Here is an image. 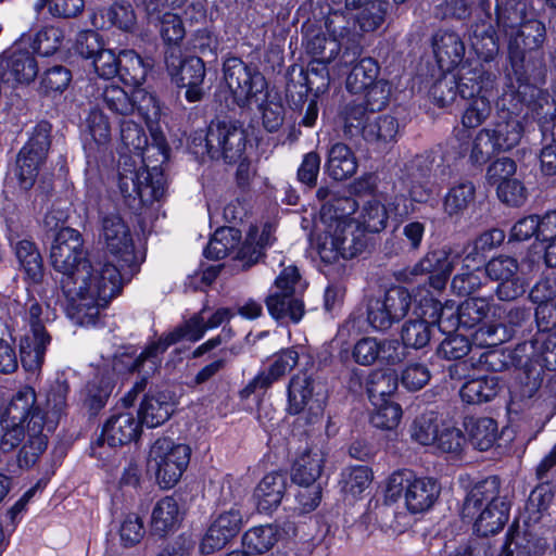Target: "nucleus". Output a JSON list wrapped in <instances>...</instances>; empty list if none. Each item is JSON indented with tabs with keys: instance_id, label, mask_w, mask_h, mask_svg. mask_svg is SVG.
I'll return each mask as SVG.
<instances>
[{
	"instance_id": "1",
	"label": "nucleus",
	"mask_w": 556,
	"mask_h": 556,
	"mask_svg": "<svg viewBox=\"0 0 556 556\" xmlns=\"http://www.w3.org/2000/svg\"><path fill=\"white\" fill-rule=\"evenodd\" d=\"M50 263L62 274V291L67 299L66 313L77 325L93 326L104 306L121 290L116 266L92 263L86 257L84 240L73 228L60 229L50 249Z\"/></svg>"
},
{
	"instance_id": "2",
	"label": "nucleus",
	"mask_w": 556,
	"mask_h": 556,
	"mask_svg": "<svg viewBox=\"0 0 556 556\" xmlns=\"http://www.w3.org/2000/svg\"><path fill=\"white\" fill-rule=\"evenodd\" d=\"M153 142L134 116L121 119V140L129 152L140 157V166L128 164L125 160L118 170L119 190L126 198H138L143 204L159 201L165 193V178L155 163L167 161V146L161 134L152 132Z\"/></svg>"
},
{
	"instance_id": "3",
	"label": "nucleus",
	"mask_w": 556,
	"mask_h": 556,
	"mask_svg": "<svg viewBox=\"0 0 556 556\" xmlns=\"http://www.w3.org/2000/svg\"><path fill=\"white\" fill-rule=\"evenodd\" d=\"M7 426L0 441L3 452L22 447L18 453V466H34L48 446V437L43 432L46 418L36 406V392L33 388L21 389L7 407Z\"/></svg>"
},
{
	"instance_id": "4",
	"label": "nucleus",
	"mask_w": 556,
	"mask_h": 556,
	"mask_svg": "<svg viewBox=\"0 0 556 556\" xmlns=\"http://www.w3.org/2000/svg\"><path fill=\"white\" fill-rule=\"evenodd\" d=\"M340 119L345 138L362 136L366 142L377 147L395 141L400 132V124L394 116L368 112L364 104L354 101L343 106Z\"/></svg>"
},
{
	"instance_id": "5",
	"label": "nucleus",
	"mask_w": 556,
	"mask_h": 556,
	"mask_svg": "<svg viewBox=\"0 0 556 556\" xmlns=\"http://www.w3.org/2000/svg\"><path fill=\"white\" fill-rule=\"evenodd\" d=\"M194 153L213 160L223 159L227 163L242 161L247 148V134L239 122H212L205 135L198 134L192 139Z\"/></svg>"
},
{
	"instance_id": "6",
	"label": "nucleus",
	"mask_w": 556,
	"mask_h": 556,
	"mask_svg": "<svg viewBox=\"0 0 556 556\" xmlns=\"http://www.w3.org/2000/svg\"><path fill=\"white\" fill-rule=\"evenodd\" d=\"M368 245V236L355 220L326 225L317 239V252L323 262L331 264L340 257L353 258Z\"/></svg>"
},
{
	"instance_id": "7",
	"label": "nucleus",
	"mask_w": 556,
	"mask_h": 556,
	"mask_svg": "<svg viewBox=\"0 0 556 556\" xmlns=\"http://www.w3.org/2000/svg\"><path fill=\"white\" fill-rule=\"evenodd\" d=\"M188 445L175 443L169 438H159L150 447L147 466L163 489L173 488L190 462Z\"/></svg>"
},
{
	"instance_id": "8",
	"label": "nucleus",
	"mask_w": 556,
	"mask_h": 556,
	"mask_svg": "<svg viewBox=\"0 0 556 556\" xmlns=\"http://www.w3.org/2000/svg\"><path fill=\"white\" fill-rule=\"evenodd\" d=\"M387 497L396 501L403 493L406 508L413 514L430 509L441 493V486L434 478L412 479L408 472L392 473L387 482Z\"/></svg>"
},
{
	"instance_id": "9",
	"label": "nucleus",
	"mask_w": 556,
	"mask_h": 556,
	"mask_svg": "<svg viewBox=\"0 0 556 556\" xmlns=\"http://www.w3.org/2000/svg\"><path fill=\"white\" fill-rule=\"evenodd\" d=\"M326 407V394L323 388L307 374L293 376L288 386V406L290 415H300L305 424L318 422Z\"/></svg>"
},
{
	"instance_id": "10",
	"label": "nucleus",
	"mask_w": 556,
	"mask_h": 556,
	"mask_svg": "<svg viewBox=\"0 0 556 556\" xmlns=\"http://www.w3.org/2000/svg\"><path fill=\"white\" fill-rule=\"evenodd\" d=\"M187 0H132L147 22L159 29L165 43L178 46L186 36L179 10Z\"/></svg>"
},
{
	"instance_id": "11",
	"label": "nucleus",
	"mask_w": 556,
	"mask_h": 556,
	"mask_svg": "<svg viewBox=\"0 0 556 556\" xmlns=\"http://www.w3.org/2000/svg\"><path fill=\"white\" fill-rule=\"evenodd\" d=\"M100 240L112 256L106 262L116 266L121 279L127 268L135 263L134 241L130 229L122 216L117 213H109L101 218Z\"/></svg>"
},
{
	"instance_id": "12",
	"label": "nucleus",
	"mask_w": 556,
	"mask_h": 556,
	"mask_svg": "<svg viewBox=\"0 0 556 556\" xmlns=\"http://www.w3.org/2000/svg\"><path fill=\"white\" fill-rule=\"evenodd\" d=\"M204 313L205 308L168 333L165 338H162L157 342L149 345L135 359L131 370L142 372L144 376L150 375L157 369L161 363L160 355L163 354L169 345L181 339L192 342L200 340L204 336L205 331L208 330L206 328Z\"/></svg>"
},
{
	"instance_id": "13",
	"label": "nucleus",
	"mask_w": 556,
	"mask_h": 556,
	"mask_svg": "<svg viewBox=\"0 0 556 556\" xmlns=\"http://www.w3.org/2000/svg\"><path fill=\"white\" fill-rule=\"evenodd\" d=\"M223 72L225 84L239 106L247 105L251 99L256 98L266 89L267 83L264 75L239 58L226 59Z\"/></svg>"
},
{
	"instance_id": "14",
	"label": "nucleus",
	"mask_w": 556,
	"mask_h": 556,
	"mask_svg": "<svg viewBox=\"0 0 556 556\" xmlns=\"http://www.w3.org/2000/svg\"><path fill=\"white\" fill-rule=\"evenodd\" d=\"M298 268L286 267L275 280V290L265 299L268 313L277 320L299 323L304 315L303 302L294 295L299 283Z\"/></svg>"
},
{
	"instance_id": "15",
	"label": "nucleus",
	"mask_w": 556,
	"mask_h": 556,
	"mask_svg": "<svg viewBox=\"0 0 556 556\" xmlns=\"http://www.w3.org/2000/svg\"><path fill=\"white\" fill-rule=\"evenodd\" d=\"M412 295L403 287H392L382 298L370 300L367 306V320L377 331L389 330L409 312Z\"/></svg>"
},
{
	"instance_id": "16",
	"label": "nucleus",
	"mask_w": 556,
	"mask_h": 556,
	"mask_svg": "<svg viewBox=\"0 0 556 556\" xmlns=\"http://www.w3.org/2000/svg\"><path fill=\"white\" fill-rule=\"evenodd\" d=\"M413 211V205L404 194H396L388 202L382 203L376 198L363 202L355 223L366 233H378L387 228L390 217L403 219Z\"/></svg>"
},
{
	"instance_id": "17",
	"label": "nucleus",
	"mask_w": 556,
	"mask_h": 556,
	"mask_svg": "<svg viewBox=\"0 0 556 556\" xmlns=\"http://www.w3.org/2000/svg\"><path fill=\"white\" fill-rule=\"evenodd\" d=\"M167 71L176 77L179 87L186 88V99L189 102L202 100L204 91L202 84L205 77L204 62L198 56L181 60L180 50L175 47L166 52Z\"/></svg>"
},
{
	"instance_id": "18",
	"label": "nucleus",
	"mask_w": 556,
	"mask_h": 556,
	"mask_svg": "<svg viewBox=\"0 0 556 556\" xmlns=\"http://www.w3.org/2000/svg\"><path fill=\"white\" fill-rule=\"evenodd\" d=\"M435 161L432 153L426 152L415 155L404 164L400 179L413 201L425 202L430 197V178L437 177V172L441 167L438 164L434 169Z\"/></svg>"
},
{
	"instance_id": "19",
	"label": "nucleus",
	"mask_w": 556,
	"mask_h": 556,
	"mask_svg": "<svg viewBox=\"0 0 556 556\" xmlns=\"http://www.w3.org/2000/svg\"><path fill=\"white\" fill-rule=\"evenodd\" d=\"M492 298L472 296L465 300L457 311L452 307L440 308L437 319L443 332H452L459 326L470 329L480 324L490 313Z\"/></svg>"
},
{
	"instance_id": "20",
	"label": "nucleus",
	"mask_w": 556,
	"mask_h": 556,
	"mask_svg": "<svg viewBox=\"0 0 556 556\" xmlns=\"http://www.w3.org/2000/svg\"><path fill=\"white\" fill-rule=\"evenodd\" d=\"M332 25L333 20L327 18L325 22L326 30L321 26L313 24L303 27V46L305 51L312 55L313 59L319 60V62H332L348 41L342 31L339 35L336 34V29Z\"/></svg>"
},
{
	"instance_id": "21",
	"label": "nucleus",
	"mask_w": 556,
	"mask_h": 556,
	"mask_svg": "<svg viewBox=\"0 0 556 556\" xmlns=\"http://www.w3.org/2000/svg\"><path fill=\"white\" fill-rule=\"evenodd\" d=\"M544 36L545 27L536 20L527 21L515 35L510 34L508 52L511 65L516 72H528L527 59L528 56L531 58L532 52L539 53Z\"/></svg>"
},
{
	"instance_id": "22",
	"label": "nucleus",
	"mask_w": 556,
	"mask_h": 556,
	"mask_svg": "<svg viewBox=\"0 0 556 556\" xmlns=\"http://www.w3.org/2000/svg\"><path fill=\"white\" fill-rule=\"evenodd\" d=\"M460 254L450 248L428 252L413 268V274H429V283L435 290L445 287L455 266L460 262Z\"/></svg>"
},
{
	"instance_id": "23",
	"label": "nucleus",
	"mask_w": 556,
	"mask_h": 556,
	"mask_svg": "<svg viewBox=\"0 0 556 556\" xmlns=\"http://www.w3.org/2000/svg\"><path fill=\"white\" fill-rule=\"evenodd\" d=\"M141 433V424L131 413L124 412L111 416L103 426L101 435L92 447L93 453L108 443L111 447L128 444L139 438ZM101 456V453L99 452Z\"/></svg>"
},
{
	"instance_id": "24",
	"label": "nucleus",
	"mask_w": 556,
	"mask_h": 556,
	"mask_svg": "<svg viewBox=\"0 0 556 556\" xmlns=\"http://www.w3.org/2000/svg\"><path fill=\"white\" fill-rule=\"evenodd\" d=\"M242 516L233 507L219 514L207 529L202 542L201 552L212 554L222 549L241 530Z\"/></svg>"
},
{
	"instance_id": "25",
	"label": "nucleus",
	"mask_w": 556,
	"mask_h": 556,
	"mask_svg": "<svg viewBox=\"0 0 556 556\" xmlns=\"http://www.w3.org/2000/svg\"><path fill=\"white\" fill-rule=\"evenodd\" d=\"M500 485L497 477H489L476 483L463 501L462 518L472 521L483 508H489L493 503L502 501L504 497L500 495Z\"/></svg>"
},
{
	"instance_id": "26",
	"label": "nucleus",
	"mask_w": 556,
	"mask_h": 556,
	"mask_svg": "<svg viewBox=\"0 0 556 556\" xmlns=\"http://www.w3.org/2000/svg\"><path fill=\"white\" fill-rule=\"evenodd\" d=\"M37 74V62L28 51L13 50L0 55V75L3 81L29 84Z\"/></svg>"
},
{
	"instance_id": "27",
	"label": "nucleus",
	"mask_w": 556,
	"mask_h": 556,
	"mask_svg": "<svg viewBox=\"0 0 556 556\" xmlns=\"http://www.w3.org/2000/svg\"><path fill=\"white\" fill-rule=\"evenodd\" d=\"M495 75L482 66H463L456 79L457 92L463 99H475L480 96H493Z\"/></svg>"
},
{
	"instance_id": "28",
	"label": "nucleus",
	"mask_w": 556,
	"mask_h": 556,
	"mask_svg": "<svg viewBox=\"0 0 556 556\" xmlns=\"http://www.w3.org/2000/svg\"><path fill=\"white\" fill-rule=\"evenodd\" d=\"M273 227L264 225L262 229L251 226L243 243L235 249V260L242 268H249L256 264L264 254L266 247L273 241Z\"/></svg>"
},
{
	"instance_id": "29",
	"label": "nucleus",
	"mask_w": 556,
	"mask_h": 556,
	"mask_svg": "<svg viewBox=\"0 0 556 556\" xmlns=\"http://www.w3.org/2000/svg\"><path fill=\"white\" fill-rule=\"evenodd\" d=\"M432 47L435 60L442 71L453 70L465 55V45L454 31H437L432 39Z\"/></svg>"
},
{
	"instance_id": "30",
	"label": "nucleus",
	"mask_w": 556,
	"mask_h": 556,
	"mask_svg": "<svg viewBox=\"0 0 556 556\" xmlns=\"http://www.w3.org/2000/svg\"><path fill=\"white\" fill-rule=\"evenodd\" d=\"M174 412V402L164 392L147 394L140 405L138 415L141 425L155 428L169 419Z\"/></svg>"
},
{
	"instance_id": "31",
	"label": "nucleus",
	"mask_w": 556,
	"mask_h": 556,
	"mask_svg": "<svg viewBox=\"0 0 556 556\" xmlns=\"http://www.w3.org/2000/svg\"><path fill=\"white\" fill-rule=\"evenodd\" d=\"M460 261L462 267L453 277L451 287L459 295H469L483 285L485 274L480 268L483 260H477V253H467Z\"/></svg>"
},
{
	"instance_id": "32",
	"label": "nucleus",
	"mask_w": 556,
	"mask_h": 556,
	"mask_svg": "<svg viewBox=\"0 0 556 556\" xmlns=\"http://www.w3.org/2000/svg\"><path fill=\"white\" fill-rule=\"evenodd\" d=\"M287 485V475L276 471L266 475L255 490L258 509L269 511L277 508L285 496Z\"/></svg>"
},
{
	"instance_id": "33",
	"label": "nucleus",
	"mask_w": 556,
	"mask_h": 556,
	"mask_svg": "<svg viewBox=\"0 0 556 556\" xmlns=\"http://www.w3.org/2000/svg\"><path fill=\"white\" fill-rule=\"evenodd\" d=\"M179 504L173 496H165L156 502L151 516V527L154 533L163 536L175 531L181 521Z\"/></svg>"
},
{
	"instance_id": "34",
	"label": "nucleus",
	"mask_w": 556,
	"mask_h": 556,
	"mask_svg": "<svg viewBox=\"0 0 556 556\" xmlns=\"http://www.w3.org/2000/svg\"><path fill=\"white\" fill-rule=\"evenodd\" d=\"M327 172L337 181L352 177L358 167L353 151L344 143H334L328 152Z\"/></svg>"
},
{
	"instance_id": "35",
	"label": "nucleus",
	"mask_w": 556,
	"mask_h": 556,
	"mask_svg": "<svg viewBox=\"0 0 556 556\" xmlns=\"http://www.w3.org/2000/svg\"><path fill=\"white\" fill-rule=\"evenodd\" d=\"M509 503L506 498L493 503V506L483 508L473 518V529L481 536H488L501 531L509 518Z\"/></svg>"
},
{
	"instance_id": "36",
	"label": "nucleus",
	"mask_w": 556,
	"mask_h": 556,
	"mask_svg": "<svg viewBox=\"0 0 556 556\" xmlns=\"http://www.w3.org/2000/svg\"><path fill=\"white\" fill-rule=\"evenodd\" d=\"M346 9L356 11V20L364 31L377 29L384 20L387 0H345Z\"/></svg>"
},
{
	"instance_id": "37",
	"label": "nucleus",
	"mask_w": 556,
	"mask_h": 556,
	"mask_svg": "<svg viewBox=\"0 0 556 556\" xmlns=\"http://www.w3.org/2000/svg\"><path fill=\"white\" fill-rule=\"evenodd\" d=\"M325 459V453L319 448L301 454L292 468V481L295 484L316 483L323 472Z\"/></svg>"
},
{
	"instance_id": "38",
	"label": "nucleus",
	"mask_w": 556,
	"mask_h": 556,
	"mask_svg": "<svg viewBox=\"0 0 556 556\" xmlns=\"http://www.w3.org/2000/svg\"><path fill=\"white\" fill-rule=\"evenodd\" d=\"M299 362V354L293 349L283 350L277 355L274 363L267 370L260 372L249 384L252 390L266 389L273 384L274 381L285 376L288 371L293 369Z\"/></svg>"
},
{
	"instance_id": "39",
	"label": "nucleus",
	"mask_w": 556,
	"mask_h": 556,
	"mask_svg": "<svg viewBox=\"0 0 556 556\" xmlns=\"http://www.w3.org/2000/svg\"><path fill=\"white\" fill-rule=\"evenodd\" d=\"M500 389L497 376L489 375L466 381L459 393L464 402L468 404H481L493 400Z\"/></svg>"
},
{
	"instance_id": "40",
	"label": "nucleus",
	"mask_w": 556,
	"mask_h": 556,
	"mask_svg": "<svg viewBox=\"0 0 556 556\" xmlns=\"http://www.w3.org/2000/svg\"><path fill=\"white\" fill-rule=\"evenodd\" d=\"M529 91L533 97V88L529 85L520 84L517 88L509 86L496 101V108L500 111V118L515 117L520 118L526 114L528 109L529 99L527 98Z\"/></svg>"
},
{
	"instance_id": "41",
	"label": "nucleus",
	"mask_w": 556,
	"mask_h": 556,
	"mask_svg": "<svg viewBox=\"0 0 556 556\" xmlns=\"http://www.w3.org/2000/svg\"><path fill=\"white\" fill-rule=\"evenodd\" d=\"M465 429L472 446L479 451L490 450L497 439V425L489 417H469L465 420Z\"/></svg>"
},
{
	"instance_id": "42",
	"label": "nucleus",
	"mask_w": 556,
	"mask_h": 556,
	"mask_svg": "<svg viewBox=\"0 0 556 556\" xmlns=\"http://www.w3.org/2000/svg\"><path fill=\"white\" fill-rule=\"evenodd\" d=\"M380 67L372 58L359 60L351 70L346 77V89L352 93H363L370 85L379 78Z\"/></svg>"
},
{
	"instance_id": "43",
	"label": "nucleus",
	"mask_w": 556,
	"mask_h": 556,
	"mask_svg": "<svg viewBox=\"0 0 556 556\" xmlns=\"http://www.w3.org/2000/svg\"><path fill=\"white\" fill-rule=\"evenodd\" d=\"M15 255L26 277L38 283L43 276L41 255L34 242L21 240L15 244Z\"/></svg>"
},
{
	"instance_id": "44",
	"label": "nucleus",
	"mask_w": 556,
	"mask_h": 556,
	"mask_svg": "<svg viewBox=\"0 0 556 556\" xmlns=\"http://www.w3.org/2000/svg\"><path fill=\"white\" fill-rule=\"evenodd\" d=\"M68 392L70 386L66 380L56 379L50 384L46 395V408L48 415V421L46 425L48 431L54 428L59 418L65 412Z\"/></svg>"
},
{
	"instance_id": "45",
	"label": "nucleus",
	"mask_w": 556,
	"mask_h": 556,
	"mask_svg": "<svg viewBox=\"0 0 556 556\" xmlns=\"http://www.w3.org/2000/svg\"><path fill=\"white\" fill-rule=\"evenodd\" d=\"M554 500V492L549 484L536 486L528 498L526 505L525 526L538 525L547 515Z\"/></svg>"
},
{
	"instance_id": "46",
	"label": "nucleus",
	"mask_w": 556,
	"mask_h": 556,
	"mask_svg": "<svg viewBox=\"0 0 556 556\" xmlns=\"http://www.w3.org/2000/svg\"><path fill=\"white\" fill-rule=\"evenodd\" d=\"M280 538L277 525L253 527L243 535V545L249 552L264 554L271 549Z\"/></svg>"
},
{
	"instance_id": "47",
	"label": "nucleus",
	"mask_w": 556,
	"mask_h": 556,
	"mask_svg": "<svg viewBox=\"0 0 556 556\" xmlns=\"http://www.w3.org/2000/svg\"><path fill=\"white\" fill-rule=\"evenodd\" d=\"M50 341V336L34 334L21 341V363L25 370L36 371L41 367Z\"/></svg>"
},
{
	"instance_id": "48",
	"label": "nucleus",
	"mask_w": 556,
	"mask_h": 556,
	"mask_svg": "<svg viewBox=\"0 0 556 556\" xmlns=\"http://www.w3.org/2000/svg\"><path fill=\"white\" fill-rule=\"evenodd\" d=\"M240 240V231L233 227L218 228L207 243L204 255L207 258L220 260L235 251Z\"/></svg>"
},
{
	"instance_id": "49",
	"label": "nucleus",
	"mask_w": 556,
	"mask_h": 556,
	"mask_svg": "<svg viewBox=\"0 0 556 556\" xmlns=\"http://www.w3.org/2000/svg\"><path fill=\"white\" fill-rule=\"evenodd\" d=\"M399 386V378L394 371L374 370L367 379L366 388L372 404L388 400Z\"/></svg>"
},
{
	"instance_id": "50",
	"label": "nucleus",
	"mask_w": 556,
	"mask_h": 556,
	"mask_svg": "<svg viewBox=\"0 0 556 556\" xmlns=\"http://www.w3.org/2000/svg\"><path fill=\"white\" fill-rule=\"evenodd\" d=\"M357 202L352 197L333 195L320 208L321 222L326 225L341 220H355L350 217L357 210Z\"/></svg>"
},
{
	"instance_id": "51",
	"label": "nucleus",
	"mask_w": 556,
	"mask_h": 556,
	"mask_svg": "<svg viewBox=\"0 0 556 556\" xmlns=\"http://www.w3.org/2000/svg\"><path fill=\"white\" fill-rule=\"evenodd\" d=\"M113 386L109 379L94 377L83 390V404L90 414H98L106 404Z\"/></svg>"
},
{
	"instance_id": "52",
	"label": "nucleus",
	"mask_w": 556,
	"mask_h": 556,
	"mask_svg": "<svg viewBox=\"0 0 556 556\" xmlns=\"http://www.w3.org/2000/svg\"><path fill=\"white\" fill-rule=\"evenodd\" d=\"M523 126L520 118L513 116L500 118L491 134L500 151L517 146L522 137Z\"/></svg>"
},
{
	"instance_id": "53",
	"label": "nucleus",
	"mask_w": 556,
	"mask_h": 556,
	"mask_svg": "<svg viewBox=\"0 0 556 556\" xmlns=\"http://www.w3.org/2000/svg\"><path fill=\"white\" fill-rule=\"evenodd\" d=\"M118 75L128 84L141 85L148 73V66L134 50H123L118 55Z\"/></svg>"
},
{
	"instance_id": "54",
	"label": "nucleus",
	"mask_w": 556,
	"mask_h": 556,
	"mask_svg": "<svg viewBox=\"0 0 556 556\" xmlns=\"http://www.w3.org/2000/svg\"><path fill=\"white\" fill-rule=\"evenodd\" d=\"M476 188L471 181H462L452 187L444 198V211L448 216L462 214L473 202Z\"/></svg>"
},
{
	"instance_id": "55",
	"label": "nucleus",
	"mask_w": 556,
	"mask_h": 556,
	"mask_svg": "<svg viewBox=\"0 0 556 556\" xmlns=\"http://www.w3.org/2000/svg\"><path fill=\"white\" fill-rule=\"evenodd\" d=\"M534 526L535 525L526 526V530L522 534L519 532L516 534H507L508 540L511 544H515L518 551L517 556H540L545 552L547 542L532 530Z\"/></svg>"
},
{
	"instance_id": "56",
	"label": "nucleus",
	"mask_w": 556,
	"mask_h": 556,
	"mask_svg": "<svg viewBox=\"0 0 556 556\" xmlns=\"http://www.w3.org/2000/svg\"><path fill=\"white\" fill-rule=\"evenodd\" d=\"M439 432V418L434 412L417 416L410 426V438L420 445L434 444Z\"/></svg>"
},
{
	"instance_id": "57",
	"label": "nucleus",
	"mask_w": 556,
	"mask_h": 556,
	"mask_svg": "<svg viewBox=\"0 0 556 556\" xmlns=\"http://www.w3.org/2000/svg\"><path fill=\"white\" fill-rule=\"evenodd\" d=\"M464 150L468 152L469 161L478 165L486 163L495 152L500 151L488 128L479 130Z\"/></svg>"
},
{
	"instance_id": "58",
	"label": "nucleus",
	"mask_w": 556,
	"mask_h": 556,
	"mask_svg": "<svg viewBox=\"0 0 556 556\" xmlns=\"http://www.w3.org/2000/svg\"><path fill=\"white\" fill-rule=\"evenodd\" d=\"M102 99L110 111L122 115L123 118L135 116L132 93L129 96L117 85H106L102 92Z\"/></svg>"
},
{
	"instance_id": "59",
	"label": "nucleus",
	"mask_w": 556,
	"mask_h": 556,
	"mask_svg": "<svg viewBox=\"0 0 556 556\" xmlns=\"http://www.w3.org/2000/svg\"><path fill=\"white\" fill-rule=\"evenodd\" d=\"M106 17L111 25L124 33H134L137 28V14L128 1L113 2L106 10Z\"/></svg>"
},
{
	"instance_id": "60",
	"label": "nucleus",
	"mask_w": 556,
	"mask_h": 556,
	"mask_svg": "<svg viewBox=\"0 0 556 556\" xmlns=\"http://www.w3.org/2000/svg\"><path fill=\"white\" fill-rule=\"evenodd\" d=\"M433 333V325L425 319L409 320L402 327V341L405 346L421 349L426 346Z\"/></svg>"
},
{
	"instance_id": "61",
	"label": "nucleus",
	"mask_w": 556,
	"mask_h": 556,
	"mask_svg": "<svg viewBox=\"0 0 556 556\" xmlns=\"http://www.w3.org/2000/svg\"><path fill=\"white\" fill-rule=\"evenodd\" d=\"M46 159H39L37 155L20 151L16 159L15 176L20 187L24 190L30 189L38 176L39 167Z\"/></svg>"
},
{
	"instance_id": "62",
	"label": "nucleus",
	"mask_w": 556,
	"mask_h": 556,
	"mask_svg": "<svg viewBox=\"0 0 556 556\" xmlns=\"http://www.w3.org/2000/svg\"><path fill=\"white\" fill-rule=\"evenodd\" d=\"M374 406L376 409L370 418L374 427L392 430L399 426L402 418V408L400 404L389 400H383L378 402V404H374Z\"/></svg>"
},
{
	"instance_id": "63",
	"label": "nucleus",
	"mask_w": 556,
	"mask_h": 556,
	"mask_svg": "<svg viewBox=\"0 0 556 556\" xmlns=\"http://www.w3.org/2000/svg\"><path fill=\"white\" fill-rule=\"evenodd\" d=\"M248 485L240 478L230 475L218 482L217 502L222 505H239L245 497Z\"/></svg>"
},
{
	"instance_id": "64",
	"label": "nucleus",
	"mask_w": 556,
	"mask_h": 556,
	"mask_svg": "<svg viewBox=\"0 0 556 556\" xmlns=\"http://www.w3.org/2000/svg\"><path fill=\"white\" fill-rule=\"evenodd\" d=\"M370 482L371 471L366 466L352 467L342 472V490L354 497L363 493Z\"/></svg>"
}]
</instances>
